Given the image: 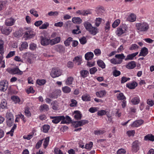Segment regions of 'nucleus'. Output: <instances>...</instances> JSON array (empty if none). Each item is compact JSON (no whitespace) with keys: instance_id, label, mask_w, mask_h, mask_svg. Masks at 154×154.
<instances>
[{"instance_id":"f257e3e1","label":"nucleus","mask_w":154,"mask_h":154,"mask_svg":"<svg viewBox=\"0 0 154 154\" xmlns=\"http://www.w3.org/2000/svg\"><path fill=\"white\" fill-rule=\"evenodd\" d=\"M84 26L86 30L93 35H95L98 32L97 29L93 27L91 24L88 21L85 22L84 23Z\"/></svg>"},{"instance_id":"f03ea898","label":"nucleus","mask_w":154,"mask_h":154,"mask_svg":"<svg viewBox=\"0 0 154 154\" xmlns=\"http://www.w3.org/2000/svg\"><path fill=\"white\" fill-rule=\"evenodd\" d=\"M136 27L137 30L139 32H146L149 28V25L145 22L136 23Z\"/></svg>"},{"instance_id":"7ed1b4c3","label":"nucleus","mask_w":154,"mask_h":154,"mask_svg":"<svg viewBox=\"0 0 154 154\" xmlns=\"http://www.w3.org/2000/svg\"><path fill=\"white\" fill-rule=\"evenodd\" d=\"M62 73V71L58 68H53L51 73V75L53 78H55L60 76Z\"/></svg>"},{"instance_id":"20e7f679","label":"nucleus","mask_w":154,"mask_h":154,"mask_svg":"<svg viewBox=\"0 0 154 154\" xmlns=\"http://www.w3.org/2000/svg\"><path fill=\"white\" fill-rule=\"evenodd\" d=\"M50 119H52V122L54 124H57L61 120H63L65 119V117L63 116H50Z\"/></svg>"},{"instance_id":"39448f33","label":"nucleus","mask_w":154,"mask_h":154,"mask_svg":"<svg viewBox=\"0 0 154 154\" xmlns=\"http://www.w3.org/2000/svg\"><path fill=\"white\" fill-rule=\"evenodd\" d=\"M127 29L125 26H123L118 27L117 29L116 33L118 36H120L125 33Z\"/></svg>"},{"instance_id":"423d86ee","label":"nucleus","mask_w":154,"mask_h":154,"mask_svg":"<svg viewBox=\"0 0 154 154\" xmlns=\"http://www.w3.org/2000/svg\"><path fill=\"white\" fill-rule=\"evenodd\" d=\"M41 44L43 46H47L51 45V39L45 37L41 36L40 37Z\"/></svg>"},{"instance_id":"0eeeda50","label":"nucleus","mask_w":154,"mask_h":154,"mask_svg":"<svg viewBox=\"0 0 154 154\" xmlns=\"http://www.w3.org/2000/svg\"><path fill=\"white\" fill-rule=\"evenodd\" d=\"M88 121L85 120H82L81 121L75 122L73 123V125L75 128L81 126L83 125L88 123Z\"/></svg>"},{"instance_id":"6e6552de","label":"nucleus","mask_w":154,"mask_h":154,"mask_svg":"<svg viewBox=\"0 0 154 154\" xmlns=\"http://www.w3.org/2000/svg\"><path fill=\"white\" fill-rule=\"evenodd\" d=\"M8 84L7 82L3 80L0 82V90L3 91H5L8 88Z\"/></svg>"},{"instance_id":"1a4fd4ad","label":"nucleus","mask_w":154,"mask_h":154,"mask_svg":"<svg viewBox=\"0 0 154 154\" xmlns=\"http://www.w3.org/2000/svg\"><path fill=\"white\" fill-rule=\"evenodd\" d=\"M139 142L137 140L135 141L132 144V148L133 151L136 152L139 150Z\"/></svg>"},{"instance_id":"9d476101","label":"nucleus","mask_w":154,"mask_h":154,"mask_svg":"<svg viewBox=\"0 0 154 154\" xmlns=\"http://www.w3.org/2000/svg\"><path fill=\"white\" fill-rule=\"evenodd\" d=\"M11 28L10 27H6L4 26L2 27L1 32L3 34L8 35L12 31Z\"/></svg>"},{"instance_id":"9b49d317","label":"nucleus","mask_w":154,"mask_h":154,"mask_svg":"<svg viewBox=\"0 0 154 154\" xmlns=\"http://www.w3.org/2000/svg\"><path fill=\"white\" fill-rule=\"evenodd\" d=\"M61 91L60 90L57 89L54 90L51 95L49 97L51 98H57L58 96L60 95Z\"/></svg>"},{"instance_id":"f8f14e48","label":"nucleus","mask_w":154,"mask_h":154,"mask_svg":"<svg viewBox=\"0 0 154 154\" xmlns=\"http://www.w3.org/2000/svg\"><path fill=\"white\" fill-rule=\"evenodd\" d=\"M11 99L15 104L18 103L19 104H21L23 102L22 101L20 100L19 97L17 96H11Z\"/></svg>"},{"instance_id":"ddd939ff","label":"nucleus","mask_w":154,"mask_h":154,"mask_svg":"<svg viewBox=\"0 0 154 154\" xmlns=\"http://www.w3.org/2000/svg\"><path fill=\"white\" fill-rule=\"evenodd\" d=\"M143 122L144 121L143 120H138L134 122L131 125V126L133 127H137L142 125Z\"/></svg>"},{"instance_id":"4468645a","label":"nucleus","mask_w":154,"mask_h":154,"mask_svg":"<svg viewBox=\"0 0 154 154\" xmlns=\"http://www.w3.org/2000/svg\"><path fill=\"white\" fill-rule=\"evenodd\" d=\"M24 35L27 38H31L34 36V34L33 33V31L30 29L26 32Z\"/></svg>"},{"instance_id":"2eb2a0df","label":"nucleus","mask_w":154,"mask_h":154,"mask_svg":"<svg viewBox=\"0 0 154 154\" xmlns=\"http://www.w3.org/2000/svg\"><path fill=\"white\" fill-rule=\"evenodd\" d=\"M15 22L14 20L12 18H10L6 20L5 24L8 26H12L14 25Z\"/></svg>"},{"instance_id":"dca6fc26","label":"nucleus","mask_w":154,"mask_h":154,"mask_svg":"<svg viewBox=\"0 0 154 154\" xmlns=\"http://www.w3.org/2000/svg\"><path fill=\"white\" fill-rule=\"evenodd\" d=\"M55 49L58 52L60 53L63 52L65 51V47L62 45H58L55 46Z\"/></svg>"},{"instance_id":"f3484780","label":"nucleus","mask_w":154,"mask_h":154,"mask_svg":"<svg viewBox=\"0 0 154 154\" xmlns=\"http://www.w3.org/2000/svg\"><path fill=\"white\" fill-rule=\"evenodd\" d=\"M136 66V64L134 61H131L126 65V68L128 69H134Z\"/></svg>"},{"instance_id":"a211bd4d","label":"nucleus","mask_w":154,"mask_h":154,"mask_svg":"<svg viewBox=\"0 0 154 154\" xmlns=\"http://www.w3.org/2000/svg\"><path fill=\"white\" fill-rule=\"evenodd\" d=\"M61 40L60 37H57L55 38L51 39V45H52L59 43Z\"/></svg>"},{"instance_id":"6ab92c4d","label":"nucleus","mask_w":154,"mask_h":154,"mask_svg":"<svg viewBox=\"0 0 154 154\" xmlns=\"http://www.w3.org/2000/svg\"><path fill=\"white\" fill-rule=\"evenodd\" d=\"M73 61L75 64L80 65L82 61V57L79 56L75 57L73 59Z\"/></svg>"},{"instance_id":"aec40b11","label":"nucleus","mask_w":154,"mask_h":154,"mask_svg":"<svg viewBox=\"0 0 154 154\" xmlns=\"http://www.w3.org/2000/svg\"><path fill=\"white\" fill-rule=\"evenodd\" d=\"M77 14L83 16H86L88 14H90V11L88 10H79L76 12Z\"/></svg>"},{"instance_id":"412c9836","label":"nucleus","mask_w":154,"mask_h":154,"mask_svg":"<svg viewBox=\"0 0 154 154\" xmlns=\"http://www.w3.org/2000/svg\"><path fill=\"white\" fill-rule=\"evenodd\" d=\"M94 54L91 52L87 53L85 55V58L86 60H91L94 57Z\"/></svg>"},{"instance_id":"4be33fe9","label":"nucleus","mask_w":154,"mask_h":154,"mask_svg":"<svg viewBox=\"0 0 154 154\" xmlns=\"http://www.w3.org/2000/svg\"><path fill=\"white\" fill-rule=\"evenodd\" d=\"M11 72L13 74L21 75L23 74V72L20 71L18 68H15L12 69Z\"/></svg>"},{"instance_id":"5701e85b","label":"nucleus","mask_w":154,"mask_h":154,"mask_svg":"<svg viewBox=\"0 0 154 154\" xmlns=\"http://www.w3.org/2000/svg\"><path fill=\"white\" fill-rule=\"evenodd\" d=\"M73 115L74 118L77 120H79L81 119L82 117V114L80 111L78 110L75 111L74 112Z\"/></svg>"},{"instance_id":"b1692460","label":"nucleus","mask_w":154,"mask_h":154,"mask_svg":"<svg viewBox=\"0 0 154 154\" xmlns=\"http://www.w3.org/2000/svg\"><path fill=\"white\" fill-rule=\"evenodd\" d=\"M7 107V103L5 99L0 100V108L4 109Z\"/></svg>"},{"instance_id":"393cba45","label":"nucleus","mask_w":154,"mask_h":154,"mask_svg":"<svg viewBox=\"0 0 154 154\" xmlns=\"http://www.w3.org/2000/svg\"><path fill=\"white\" fill-rule=\"evenodd\" d=\"M127 20L131 22H134L136 20V16L133 13H131L128 16Z\"/></svg>"},{"instance_id":"a878e982","label":"nucleus","mask_w":154,"mask_h":154,"mask_svg":"<svg viewBox=\"0 0 154 154\" xmlns=\"http://www.w3.org/2000/svg\"><path fill=\"white\" fill-rule=\"evenodd\" d=\"M140 101L139 97L138 96L134 97L131 100V103L134 105L137 104L139 103Z\"/></svg>"},{"instance_id":"bb28decb","label":"nucleus","mask_w":154,"mask_h":154,"mask_svg":"<svg viewBox=\"0 0 154 154\" xmlns=\"http://www.w3.org/2000/svg\"><path fill=\"white\" fill-rule=\"evenodd\" d=\"M144 139L145 140L153 141H154V135H153L152 134H148L144 137Z\"/></svg>"},{"instance_id":"cd10ccee","label":"nucleus","mask_w":154,"mask_h":154,"mask_svg":"<svg viewBox=\"0 0 154 154\" xmlns=\"http://www.w3.org/2000/svg\"><path fill=\"white\" fill-rule=\"evenodd\" d=\"M82 100L85 101H90L91 97L90 95L87 94H83L82 97Z\"/></svg>"},{"instance_id":"c85d7f7f","label":"nucleus","mask_w":154,"mask_h":154,"mask_svg":"<svg viewBox=\"0 0 154 154\" xmlns=\"http://www.w3.org/2000/svg\"><path fill=\"white\" fill-rule=\"evenodd\" d=\"M138 54V52H136L127 55L125 59V60H132L133 58L135 57Z\"/></svg>"},{"instance_id":"c756f323","label":"nucleus","mask_w":154,"mask_h":154,"mask_svg":"<svg viewBox=\"0 0 154 154\" xmlns=\"http://www.w3.org/2000/svg\"><path fill=\"white\" fill-rule=\"evenodd\" d=\"M28 46L27 43L26 42H24L22 43L20 46L19 48V50L20 51H22L24 49H27Z\"/></svg>"},{"instance_id":"7c9ffc66","label":"nucleus","mask_w":154,"mask_h":154,"mask_svg":"<svg viewBox=\"0 0 154 154\" xmlns=\"http://www.w3.org/2000/svg\"><path fill=\"white\" fill-rule=\"evenodd\" d=\"M137 85V83L136 82H133L132 83L127 84L126 86L130 89L135 88Z\"/></svg>"},{"instance_id":"2f4dec72","label":"nucleus","mask_w":154,"mask_h":154,"mask_svg":"<svg viewBox=\"0 0 154 154\" xmlns=\"http://www.w3.org/2000/svg\"><path fill=\"white\" fill-rule=\"evenodd\" d=\"M148 54V49L145 48L144 47L141 49L140 52V56H146Z\"/></svg>"},{"instance_id":"473e14b6","label":"nucleus","mask_w":154,"mask_h":154,"mask_svg":"<svg viewBox=\"0 0 154 154\" xmlns=\"http://www.w3.org/2000/svg\"><path fill=\"white\" fill-rule=\"evenodd\" d=\"M115 57L121 63L122 62V60L124 59L125 56L123 54H116L115 56Z\"/></svg>"},{"instance_id":"72a5a7b5","label":"nucleus","mask_w":154,"mask_h":154,"mask_svg":"<svg viewBox=\"0 0 154 154\" xmlns=\"http://www.w3.org/2000/svg\"><path fill=\"white\" fill-rule=\"evenodd\" d=\"M52 106V108L54 110H57L58 109L59 107L58 103V102L56 101H53L51 103Z\"/></svg>"},{"instance_id":"f704fd0d","label":"nucleus","mask_w":154,"mask_h":154,"mask_svg":"<svg viewBox=\"0 0 154 154\" xmlns=\"http://www.w3.org/2000/svg\"><path fill=\"white\" fill-rule=\"evenodd\" d=\"M116 97L118 100H126V98L123 93H120L116 94Z\"/></svg>"},{"instance_id":"c9c22d12","label":"nucleus","mask_w":154,"mask_h":154,"mask_svg":"<svg viewBox=\"0 0 154 154\" xmlns=\"http://www.w3.org/2000/svg\"><path fill=\"white\" fill-rule=\"evenodd\" d=\"M73 80V78L72 77L70 76L68 77L66 81V85H70L72 84Z\"/></svg>"},{"instance_id":"e433bc0d","label":"nucleus","mask_w":154,"mask_h":154,"mask_svg":"<svg viewBox=\"0 0 154 154\" xmlns=\"http://www.w3.org/2000/svg\"><path fill=\"white\" fill-rule=\"evenodd\" d=\"M106 93L105 91H101L99 92H97L96 94L97 97H103Z\"/></svg>"},{"instance_id":"4c0bfd02","label":"nucleus","mask_w":154,"mask_h":154,"mask_svg":"<svg viewBox=\"0 0 154 154\" xmlns=\"http://www.w3.org/2000/svg\"><path fill=\"white\" fill-rule=\"evenodd\" d=\"M72 21L74 23H79L82 21V19L79 17H74L72 18Z\"/></svg>"},{"instance_id":"58836bf2","label":"nucleus","mask_w":154,"mask_h":154,"mask_svg":"<svg viewBox=\"0 0 154 154\" xmlns=\"http://www.w3.org/2000/svg\"><path fill=\"white\" fill-rule=\"evenodd\" d=\"M37 48V45L34 43H31L29 45V49L31 51L35 50Z\"/></svg>"},{"instance_id":"ea45409f","label":"nucleus","mask_w":154,"mask_h":154,"mask_svg":"<svg viewBox=\"0 0 154 154\" xmlns=\"http://www.w3.org/2000/svg\"><path fill=\"white\" fill-rule=\"evenodd\" d=\"M110 61L111 63L115 65L119 64L121 63L120 62V61H119L117 58H113L110 60Z\"/></svg>"},{"instance_id":"a19ab883","label":"nucleus","mask_w":154,"mask_h":154,"mask_svg":"<svg viewBox=\"0 0 154 154\" xmlns=\"http://www.w3.org/2000/svg\"><path fill=\"white\" fill-rule=\"evenodd\" d=\"M62 89L63 92L65 93H69L71 90V88L67 86L63 87Z\"/></svg>"},{"instance_id":"79ce46f5","label":"nucleus","mask_w":154,"mask_h":154,"mask_svg":"<svg viewBox=\"0 0 154 154\" xmlns=\"http://www.w3.org/2000/svg\"><path fill=\"white\" fill-rule=\"evenodd\" d=\"M97 63L100 67L102 68H105V64L102 60H98Z\"/></svg>"},{"instance_id":"37998d69","label":"nucleus","mask_w":154,"mask_h":154,"mask_svg":"<svg viewBox=\"0 0 154 154\" xmlns=\"http://www.w3.org/2000/svg\"><path fill=\"white\" fill-rule=\"evenodd\" d=\"M46 81L45 80L38 79L36 81L37 84L39 85H44L46 83Z\"/></svg>"},{"instance_id":"c03bdc74","label":"nucleus","mask_w":154,"mask_h":154,"mask_svg":"<svg viewBox=\"0 0 154 154\" xmlns=\"http://www.w3.org/2000/svg\"><path fill=\"white\" fill-rule=\"evenodd\" d=\"M25 115L28 118L30 117L31 116V113L29 110V108L26 107L25 110Z\"/></svg>"},{"instance_id":"a18cd8bd","label":"nucleus","mask_w":154,"mask_h":154,"mask_svg":"<svg viewBox=\"0 0 154 154\" xmlns=\"http://www.w3.org/2000/svg\"><path fill=\"white\" fill-rule=\"evenodd\" d=\"M80 74L81 76L83 78L86 77L89 74L87 70H82L81 71Z\"/></svg>"},{"instance_id":"49530a36","label":"nucleus","mask_w":154,"mask_h":154,"mask_svg":"<svg viewBox=\"0 0 154 154\" xmlns=\"http://www.w3.org/2000/svg\"><path fill=\"white\" fill-rule=\"evenodd\" d=\"M72 38L71 37L68 38L64 42V44L66 46H69L71 42L72 41Z\"/></svg>"},{"instance_id":"de8ad7c7","label":"nucleus","mask_w":154,"mask_h":154,"mask_svg":"<svg viewBox=\"0 0 154 154\" xmlns=\"http://www.w3.org/2000/svg\"><path fill=\"white\" fill-rule=\"evenodd\" d=\"M34 133L33 132L31 133L30 134L27 135H24L23 136V138L25 139L29 140L31 139L33 136Z\"/></svg>"},{"instance_id":"09e8293b","label":"nucleus","mask_w":154,"mask_h":154,"mask_svg":"<svg viewBox=\"0 0 154 154\" xmlns=\"http://www.w3.org/2000/svg\"><path fill=\"white\" fill-rule=\"evenodd\" d=\"M93 143L92 142H90L89 143H87L85 146V148L86 149L90 150L92 147Z\"/></svg>"},{"instance_id":"8fccbe9b","label":"nucleus","mask_w":154,"mask_h":154,"mask_svg":"<svg viewBox=\"0 0 154 154\" xmlns=\"http://www.w3.org/2000/svg\"><path fill=\"white\" fill-rule=\"evenodd\" d=\"M40 108L41 110H45L47 111L49 109L48 106L46 104L41 105L40 107Z\"/></svg>"},{"instance_id":"3c124183","label":"nucleus","mask_w":154,"mask_h":154,"mask_svg":"<svg viewBox=\"0 0 154 154\" xmlns=\"http://www.w3.org/2000/svg\"><path fill=\"white\" fill-rule=\"evenodd\" d=\"M17 128V125L15 124H14V126L12 127V128L11 130V131L7 132V134H10V136H13V133H14V130L16 128Z\"/></svg>"},{"instance_id":"603ef678","label":"nucleus","mask_w":154,"mask_h":154,"mask_svg":"<svg viewBox=\"0 0 154 154\" xmlns=\"http://www.w3.org/2000/svg\"><path fill=\"white\" fill-rule=\"evenodd\" d=\"M4 43L2 41L0 42V54L2 55L4 53Z\"/></svg>"},{"instance_id":"864d4df0","label":"nucleus","mask_w":154,"mask_h":154,"mask_svg":"<svg viewBox=\"0 0 154 154\" xmlns=\"http://www.w3.org/2000/svg\"><path fill=\"white\" fill-rule=\"evenodd\" d=\"M105 132V131L103 130H97L94 131V133L96 135H99L103 134Z\"/></svg>"},{"instance_id":"5fc2aeb1","label":"nucleus","mask_w":154,"mask_h":154,"mask_svg":"<svg viewBox=\"0 0 154 154\" xmlns=\"http://www.w3.org/2000/svg\"><path fill=\"white\" fill-rule=\"evenodd\" d=\"M30 12L36 17H37L38 16L37 12L33 8L31 9L30 11Z\"/></svg>"},{"instance_id":"6e6d98bb","label":"nucleus","mask_w":154,"mask_h":154,"mask_svg":"<svg viewBox=\"0 0 154 154\" xmlns=\"http://www.w3.org/2000/svg\"><path fill=\"white\" fill-rule=\"evenodd\" d=\"M49 26V23L48 22H45L39 27L40 29H46Z\"/></svg>"},{"instance_id":"4d7b16f0","label":"nucleus","mask_w":154,"mask_h":154,"mask_svg":"<svg viewBox=\"0 0 154 154\" xmlns=\"http://www.w3.org/2000/svg\"><path fill=\"white\" fill-rule=\"evenodd\" d=\"M120 20L119 19H117L112 24L113 28H116L117 26L120 23Z\"/></svg>"},{"instance_id":"13d9d810","label":"nucleus","mask_w":154,"mask_h":154,"mask_svg":"<svg viewBox=\"0 0 154 154\" xmlns=\"http://www.w3.org/2000/svg\"><path fill=\"white\" fill-rule=\"evenodd\" d=\"M77 103V101L74 99H71V103L69 104V106L71 107L76 106Z\"/></svg>"},{"instance_id":"bf43d9fd","label":"nucleus","mask_w":154,"mask_h":154,"mask_svg":"<svg viewBox=\"0 0 154 154\" xmlns=\"http://www.w3.org/2000/svg\"><path fill=\"white\" fill-rule=\"evenodd\" d=\"M50 128V126L48 125H44L42 127L43 131L45 133L48 132Z\"/></svg>"},{"instance_id":"052dcab7","label":"nucleus","mask_w":154,"mask_h":154,"mask_svg":"<svg viewBox=\"0 0 154 154\" xmlns=\"http://www.w3.org/2000/svg\"><path fill=\"white\" fill-rule=\"evenodd\" d=\"M49 140V137H47L46 138L44 141L43 146L45 148L48 146Z\"/></svg>"},{"instance_id":"680f3d73","label":"nucleus","mask_w":154,"mask_h":154,"mask_svg":"<svg viewBox=\"0 0 154 154\" xmlns=\"http://www.w3.org/2000/svg\"><path fill=\"white\" fill-rule=\"evenodd\" d=\"M6 116L7 119H13V115L10 112H7L6 114Z\"/></svg>"},{"instance_id":"e2e57ef3","label":"nucleus","mask_w":154,"mask_h":154,"mask_svg":"<svg viewBox=\"0 0 154 154\" xmlns=\"http://www.w3.org/2000/svg\"><path fill=\"white\" fill-rule=\"evenodd\" d=\"M15 51H11L9 52L7 56L6 57V58H9L12 57L15 55Z\"/></svg>"},{"instance_id":"0e129e2a","label":"nucleus","mask_w":154,"mask_h":154,"mask_svg":"<svg viewBox=\"0 0 154 154\" xmlns=\"http://www.w3.org/2000/svg\"><path fill=\"white\" fill-rule=\"evenodd\" d=\"M14 119H7V123L8 125L10 127L13 125L14 123Z\"/></svg>"},{"instance_id":"69168bd1","label":"nucleus","mask_w":154,"mask_h":154,"mask_svg":"<svg viewBox=\"0 0 154 154\" xmlns=\"http://www.w3.org/2000/svg\"><path fill=\"white\" fill-rule=\"evenodd\" d=\"M77 29H73L72 31V33L74 34H79L81 33V31L80 30L79 27L77 26Z\"/></svg>"},{"instance_id":"338daca9","label":"nucleus","mask_w":154,"mask_h":154,"mask_svg":"<svg viewBox=\"0 0 154 154\" xmlns=\"http://www.w3.org/2000/svg\"><path fill=\"white\" fill-rule=\"evenodd\" d=\"M135 134V131L131 130L127 131V134L129 137L133 136Z\"/></svg>"},{"instance_id":"774afa93","label":"nucleus","mask_w":154,"mask_h":154,"mask_svg":"<svg viewBox=\"0 0 154 154\" xmlns=\"http://www.w3.org/2000/svg\"><path fill=\"white\" fill-rule=\"evenodd\" d=\"M79 41L82 44L84 45L87 42L86 38L85 37H83L79 39Z\"/></svg>"}]
</instances>
